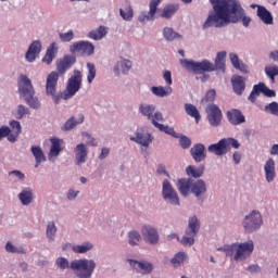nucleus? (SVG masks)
<instances>
[{
  "label": "nucleus",
  "instance_id": "obj_1",
  "mask_svg": "<svg viewBox=\"0 0 278 278\" xmlns=\"http://www.w3.org/2000/svg\"><path fill=\"white\" fill-rule=\"evenodd\" d=\"M215 14L208 15L203 24V28L225 27L229 23H243L244 27H249L251 18L244 14V9L238 0H208Z\"/></svg>",
  "mask_w": 278,
  "mask_h": 278
},
{
  "label": "nucleus",
  "instance_id": "obj_2",
  "mask_svg": "<svg viewBox=\"0 0 278 278\" xmlns=\"http://www.w3.org/2000/svg\"><path fill=\"white\" fill-rule=\"evenodd\" d=\"M227 58V52L222 51L218 52L215 58V64L212 62L204 60L202 62H194L188 60H180L181 66L189 71L190 73H194L195 75H203V73H212L213 71H222L225 73V60Z\"/></svg>",
  "mask_w": 278,
  "mask_h": 278
},
{
  "label": "nucleus",
  "instance_id": "obj_3",
  "mask_svg": "<svg viewBox=\"0 0 278 278\" xmlns=\"http://www.w3.org/2000/svg\"><path fill=\"white\" fill-rule=\"evenodd\" d=\"M255 245L253 241H248L244 243H232L231 245H224L223 248H218L217 251H224L227 257H232L235 262H244L247 257H251V253H253Z\"/></svg>",
  "mask_w": 278,
  "mask_h": 278
},
{
  "label": "nucleus",
  "instance_id": "obj_4",
  "mask_svg": "<svg viewBox=\"0 0 278 278\" xmlns=\"http://www.w3.org/2000/svg\"><path fill=\"white\" fill-rule=\"evenodd\" d=\"M178 190L182 197H188L191 193L198 201H201L207 192V185L201 179L194 181L192 178H181L178 180Z\"/></svg>",
  "mask_w": 278,
  "mask_h": 278
},
{
  "label": "nucleus",
  "instance_id": "obj_5",
  "mask_svg": "<svg viewBox=\"0 0 278 278\" xmlns=\"http://www.w3.org/2000/svg\"><path fill=\"white\" fill-rule=\"evenodd\" d=\"M18 92L24 97L29 108H33V110H38V108H40V101H38V98L34 97V94H36L34 85H31V80L26 75L20 76Z\"/></svg>",
  "mask_w": 278,
  "mask_h": 278
},
{
  "label": "nucleus",
  "instance_id": "obj_6",
  "mask_svg": "<svg viewBox=\"0 0 278 278\" xmlns=\"http://www.w3.org/2000/svg\"><path fill=\"white\" fill-rule=\"evenodd\" d=\"M70 268L76 273L79 278H90L97 268V263L92 260H75L71 263Z\"/></svg>",
  "mask_w": 278,
  "mask_h": 278
},
{
  "label": "nucleus",
  "instance_id": "obj_7",
  "mask_svg": "<svg viewBox=\"0 0 278 278\" xmlns=\"http://www.w3.org/2000/svg\"><path fill=\"white\" fill-rule=\"evenodd\" d=\"M240 149V142L235 138H224L220 139L217 143L208 146V153H213L220 157L222 155H227L230 149Z\"/></svg>",
  "mask_w": 278,
  "mask_h": 278
},
{
  "label": "nucleus",
  "instance_id": "obj_8",
  "mask_svg": "<svg viewBox=\"0 0 278 278\" xmlns=\"http://www.w3.org/2000/svg\"><path fill=\"white\" fill-rule=\"evenodd\" d=\"M200 229L201 224L199 223V218H197V216H192L189 219L188 227L185 231V236L180 240V243L184 244V247H192V244H194V238H197V233H199Z\"/></svg>",
  "mask_w": 278,
  "mask_h": 278
},
{
  "label": "nucleus",
  "instance_id": "obj_9",
  "mask_svg": "<svg viewBox=\"0 0 278 278\" xmlns=\"http://www.w3.org/2000/svg\"><path fill=\"white\" fill-rule=\"evenodd\" d=\"M81 89V72L79 70L74 71V75L67 80L66 89L63 92V99L68 101L72 97H75Z\"/></svg>",
  "mask_w": 278,
  "mask_h": 278
},
{
  "label": "nucleus",
  "instance_id": "obj_10",
  "mask_svg": "<svg viewBox=\"0 0 278 278\" xmlns=\"http://www.w3.org/2000/svg\"><path fill=\"white\" fill-rule=\"evenodd\" d=\"M58 79H60V74L58 72H51L46 83V94L52 97L56 105L60 103V100L63 99V93H55L58 90Z\"/></svg>",
  "mask_w": 278,
  "mask_h": 278
},
{
  "label": "nucleus",
  "instance_id": "obj_11",
  "mask_svg": "<svg viewBox=\"0 0 278 278\" xmlns=\"http://www.w3.org/2000/svg\"><path fill=\"white\" fill-rule=\"evenodd\" d=\"M264 220L262 219V214L257 211H252L250 215H247L243 220V227L248 233L255 231L262 227Z\"/></svg>",
  "mask_w": 278,
  "mask_h": 278
},
{
  "label": "nucleus",
  "instance_id": "obj_12",
  "mask_svg": "<svg viewBox=\"0 0 278 278\" xmlns=\"http://www.w3.org/2000/svg\"><path fill=\"white\" fill-rule=\"evenodd\" d=\"M207 114L206 118L212 127L220 126L223 123V111L216 104H208L205 109Z\"/></svg>",
  "mask_w": 278,
  "mask_h": 278
},
{
  "label": "nucleus",
  "instance_id": "obj_13",
  "mask_svg": "<svg viewBox=\"0 0 278 278\" xmlns=\"http://www.w3.org/2000/svg\"><path fill=\"white\" fill-rule=\"evenodd\" d=\"M71 53H80V55H93L94 45L90 41H76L70 47Z\"/></svg>",
  "mask_w": 278,
  "mask_h": 278
},
{
  "label": "nucleus",
  "instance_id": "obj_14",
  "mask_svg": "<svg viewBox=\"0 0 278 278\" xmlns=\"http://www.w3.org/2000/svg\"><path fill=\"white\" fill-rule=\"evenodd\" d=\"M162 195L164 201H167L170 205H179V195L175 191V188H173V185H170V181H163Z\"/></svg>",
  "mask_w": 278,
  "mask_h": 278
},
{
  "label": "nucleus",
  "instance_id": "obj_15",
  "mask_svg": "<svg viewBox=\"0 0 278 278\" xmlns=\"http://www.w3.org/2000/svg\"><path fill=\"white\" fill-rule=\"evenodd\" d=\"M141 236L147 244L155 245L160 242V232L151 225H143L141 227Z\"/></svg>",
  "mask_w": 278,
  "mask_h": 278
},
{
  "label": "nucleus",
  "instance_id": "obj_16",
  "mask_svg": "<svg viewBox=\"0 0 278 278\" xmlns=\"http://www.w3.org/2000/svg\"><path fill=\"white\" fill-rule=\"evenodd\" d=\"M162 3V0H151L149 3V12L141 13L138 17L139 23H148L149 21L155 20L157 14V7Z\"/></svg>",
  "mask_w": 278,
  "mask_h": 278
},
{
  "label": "nucleus",
  "instance_id": "obj_17",
  "mask_svg": "<svg viewBox=\"0 0 278 278\" xmlns=\"http://www.w3.org/2000/svg\"><path fill=\"white\" fill-rule=\"evenodd\" d=\"M128 262L134 270L141 275H150L153 271V264L151 263L138 262L136 260H128Z\"/></svg>",
  "mask_w": 278,
  "mask_h": 278
},
{
  "label": "nucleus",
  "instance_id": "obj_18",
  "mask_svg": "<svg viewBox=\"0 0 278 278\" xmlns=\"http://www.w3.org/2000/svg\"><path fill=\"white\" fill-rule=\"evenodd\" d=\"M40 51H42V43L38 40L33 41L25 55L27 62H35L36 58L40 55Z\"/></svg>",
  "mask_w": 278,
  "mask_h": 278
},
{
  "label": "nucleus",
  "instance_id": "obj_19",
  "mask_svg": "<svg viewBox=\"0 0 278 278\" xmlns=\"http://www.w3.org/2000/svg\"><path fill=\"white\" fill-rule=\"evenodd\" d=\"M77 62V59L73 55H65L63 59H61L56 64V71L60 73V75H64L73 64Z\"/></svg>",
  "mask_w": 278,
  "mask_h": 278
},
{
  "label": "nucleus",
  "instance_id": "obj_20",
  "mask_svg": "<svg viewBox=\"0 0 278 278\" xmlns=\"http://www.w3.org/2000/svg\"><path fill=\"white\" fill-rule=\"evenodd\" d=\"M226 116L230 125H242V123L247 122V118L238 109H232L228 111Z\"/></svg>",
  "mask_w": 278,
  "mask_h": 278
},
{
  "label": "nucleus",
  "instance_id": "obj_21",
  "mask_svg": "<svg viewBox=\"0 0 278 278\" xmlns=\"http://www.w3.org/2000/svg\"><path fill=\"white\" fill-rule=\"evenodd\" d=\"M190 153L194 162H203L207 154L205 153V146L203 143H197L190 149Z\"/></svg>",
  "mask_w": 278,
  "mask_h": 278
},
{
  "label": "nucleus",
  "instance_id": "obj_22",
  "mask_svg": "<svg viewBox=\"0 0 278 278\" xmlns=\"http://www.w3.org/2000/svg\"><path fill=\"white\" fill-rule=\"evenodd\" d=\"M132 142L141 144V147H149L153 142V137L149 132H137L136 137H130Z\"/></svg>",
  "mask_w": 278,
  "mask_h": 278
},
{
  "label": "nucleus",
  "instance_id": "obj_23",
  "mask_svg": "<svg viewBox=\"0 0 278 278\" xmlns=\"http://www.w3.org/2000/svg\"><path fill=\"white\" fill-rule=\"evenodd\" d=\"M266 181L270 184V181H275V177H277V172H275V160L268 159L264 166Z\"/></svg>",
  "mask_w": 278,
  "mask_h": 278
},
{
  "label": "nucleus",
  "instance_id": "obj_24",
  "mask_svg": "<svg viewBox=\"0 0 278 278\" xmlns=\"http://www.w3.org/2000/svg\"><path fill=\"white\" fill-rule=\"evenodd\" d=\"M76 164L80 166V164H86V160H88V149L86 144L79 143L76 146Z\"/></svg>",
  "mask_w": 278,
  "mask_h": 278
},
{
  "label": "nucleus",
  "instance_id": "obj_25",
  "mask_svg": "<svg viewBox=\"0 0 278 278\" xmlns=\"http://www.w3.org/2000/svg\"><path fill=\"white\" fill-rule=\"evenodd\" d=\"M30 151L36 161L35 168H38L42 162H47V156H45V152H42L40 146H31Z\"/></svg>",
  "mask_w": 278,
  "mask_h": 278
},
{
  "label": "nucleus",
  "instance_id": "obj_26",
  "mask_svg": "<svg viewBox=\"0 0 278 278\" xmlns=\"http://www.w3.org/2000/svg\"><path fill=\"white\" fill-rule=\"evenodd\" d=\"M51 148L49 155L50 157H58L60 155V152L63 150L62 144H64V140L59 138H51Z\"/></svg>",
  "mask_w": 278,
  "mask_h": 278
},
{
  "label": "nucleus",
  "instance_id": "obj_27",
  "mask_svg": "<svg viewBox=\"0 0 278 278\" xmlns=\"http://www.w3.org/2000/svg\"><path fill=\"white\" fill-rule=\"evenodd\" d=\"M121 71L123 75H127L128 71H131V61L127 59H122L117 64L114 66V73L121 75Z\"/></svg>",
  "mask_w": 278,
  "mask_h": 278
},
{
  "label": "nucleus",
  "instance_id": "obj_28",
  "mask_svg": "<svg viewBox=\"0 0 278 278\" xmlns=\"http://www.w3.org/2000/svg\"><path fill=\"white\" fill-rule=\"evenodd\" d=\"M186 173L188 177H193L194 179H199L200 177H203V174L205 173V165H200L199 167L194 165H189L186 168Z\"/></svg>",
  "mask_w": 278,
  "mask_h": 278
},
{
  "label": "nucleus",
  "instance_id": "obj_29",
  "mask_svg": "<svg viewBox=\"0 0 278 278\" xmlns=\"http://www.w3.org/2000/svg\"><path fill=\"white\" fill-rule=\"evenodd\" d=\"M119 16H122L124 21H131L134 18V9H131L129 1H124L123 8L119 9Z\"/></svg>",
  "mask_w": 278,
  "mask_h": 278
},
{
  "label": "nucleus",
  "instance_id": "obj_30",
  "mask_svg": "<svg viewBox=\"0 0 278 278\" xmlns=\"http://www.w3.org/2000/svg\"><path fill=\"white\" fill-rule=\"evenodd\" d=\"M257 16L265 25H273V14L263 5L257 7Z\"/></svg>",
  "mask_w": 278,
  "mask_h": 278
},
{
  "label": "nucleus",
  "instance_id": "obj_31",
  "mask_svg": "<svg viewBox=\"0 0 278 278\" xmlns=\"http://www.w3.org/2000/svg\"><path fill=\"white\" fill-rule=\"evenodd\" d=\"M232 88L236 94H242L244 92V89L247 88L244 77L236 76L235 78H232Z\"/></svg>",
  "mask_w": 278,
  "mask_h": 278
},
{
  "label": "nucleus",
  "instance_id": "obj_32",
  "mask_svg": "<svg viewBox=\"0 0 278 278\" xmlns=\"http://www.w3.org/2000/svg\"><path fill=\"white\" fill-rule=\"evenodd\" d=\"M56 53H58V43L52 42L48 48L45 56L42 58V62H45V64H51Z\"/></svg>",
  "mask_w": 278,
  "mask_h": 278
},
{
  "label": "nucleus",
  "instance_id": "obj_33",
  "mask_svg": "<svg viewBox=\"0 0 278 278\" xmlns=\"http://www.w3.org/2000/svg\"><path fill=\"white\" fill-rule=\"evenodd\" d=\"M229 58L233 68H237V71H240L241 73H249V67L244 63H240V58H238V54L230 53Z\"/></svg>",
  "mask_w": 278,
  "mask_h": 278
},
{
  "label": "nucleus",
  "instance_id": "obj_34",
  "mask_svg": "<svg viewBox=\"0 0 278 278\" xmlns=\"http://www.w3.org/2000/svg\"><path fill=\"white\" fill-rule=\"evenodd\" d=\"M18 199L22 205H29V203L34 201V191L29 188H26L18 194Z\"/></svg>",
  "mask_w": 278,
  "mask_h": 278
},
{
  "label": "nucleus",
  "instance_id": "obj_35",
  "mask_svg": "<svg viewBox=\"0 0 278 278\" xmlns=\"http://www.w3.org/2000/svg\"><path fill=\"white\" fill-rule=\"evenodd\" d=\"M179 10L178 4H167L163 8L162 13L160 14L161 18H173L175 13Z\"/></svg>",
  "mask_w": 278,
  "mask_h": 278
},
{
  "label": "nucleus",
  "instance_id": "obj_36",
  "mask_svg": "<svg viewBox=\"0 0 278 278\" xmlns=\"http://www.w3.org/2000/svg\"><path fill=\"white\" fill-rule=\"evenodd\" d=\"M108 36V28L105 26H100L96 30H91L88 34V38H91V40H102V38H105Z\"/></svg>",
  "mask_w": 278,
  "mask_h": 278
},
{
  "label": "nucleus",
  "instance_id": "obj_37",
  "mask_svg": "<svg viewBox=\"0 0 278 278\" xmlns=\"http://www.w3.org/2000/svg\"><path fill=\"white\" fill-rule=\"evenodd\" d=\"M84 123V114L78 115V121H75V117H71L63 126L64 131H71V129H74V127H77V125H81Z\"/></svg>",
  "mask_w": 278,
  "mask_h": 278
},
{
  "label": "nucleus",
  "instance_id": "obj_38",
  "mask_svg": "<svg viewBox=\"0 0 278 278\" xmlns=\"http://www.w3.org/2000/svg\"><path fill=\"white\" fill-rule=\"evenodd\" d=\"M264 83H258L257 85H254L253 90L249 96V101H251V103H255L261 92L264 93Z\"/></svg>",
  "mask_w": 278,
  "mask_h": 278
},
{
  "label": "nucleus",
  "instance_id": "obj_39",
  "mask_svg": "<svg viewBox=\"0 0 278 278\" xmlns=\"http://www.w3.org/2000/svg\"><path fill=\"white\" fill-rule=\"evenodd\" d=\"M153 125L160 131H164V134H167L168 136H172L173 138H179V135H177V132L175 131V128L164 126V124H160L159 122H153Z\"/></svg>",
  "mask_w": 278,
  "mask_h": 278
},
{
  "label": "nucleus",
  "instance_id": "obj_40",
  "mask_svg": "<svg viewBox=\"0 0 278 278\" xmlns=\"http://www.w3.org/2000/svg\"><path fill=\"white\" fill-rule=\"evenodd\" d=\"M141 240L142 236H140V232L136 230H131L128 232V244H130V247H138Z\"/></svg>",
  "mask_w": 278,
  "mask_h": 278
},
{
  "label": "nucleus",
  "instance_id": "obj_41",
  "mask_svg": "<svg viewBox=\"0 0 278 278\" xmlns=\"http://www.w3.org/2000/svg\"><path fill=\"white\" fill-rule=\"evenodd\" d=\"M186 113L191 116L192 118H195L197 123L201 121V114H199V110H197V106L192 104H185Z\"/></svg>",
  "mask_w": 278,
  "mask_h": 278
},
{
  "label": "nucleus",
  "instance_id": "obj_42",
  "mask_svg": "<svg viewBox=\"0 0 278 278\" xmlns=\"http://www.w3.org/2000/svg\"><path fill=\"white\" fill-rule=\"evenodd\" d=\"M139 112H141L143 116H147L148 121H151V118H153V112H155V106L141 104L139 106Z\"/></svg>",
  "mask_w": 278,
  "mask_h": 278
},
{
  "label": "nucleus",
  "instance_id": "obj_43",
  "mask_svg": "<svg viewBox=\"0 0 278 278\" xmlns=\"http://www.w3.org/2000/svg\"><path fill=\"white\" fill-rule=\"evenodd\" d=\"M186 257H188L186 255V253L184 252H178L177 254H175V256L170 260L173 266H175V268H179V266H181V264H184V262H186Z\"/></svg>",
  "mask_w": 278,
  "mask_h": 278
},
{
  "label": "nucleus",
  "instance_id": "obj_44",
  "mask_svg": "<svg viewBox=\"0 0 278 278\" xmlns=\"http://www.w3.org/2000/svg\"><path fill=\"white\" fill-rule=\"evenodd\" d=\"M152 92L153 94H155L156 97H166L167 94H170V92H173V88L170 87H152Z\"/></svg>",
  "mask_w": 278,
  "mask_h": 278
},
{
  "label": "nucleus",
  "instance_id": "obj_45",
  "mask_svg": "<svg viewBox=\"0 0 278 278\" xmlns=\"http://www.w3.org/2000/svg\"><path fill=\"white\" fill-rule=\"evenodd\" d=\"M163 36L165 39L173 41L175 40V38H181V35L175 33V30H173V28L170 27H165L163 29Z\"/></svg>",
  "mask_w": 278,
  "mask_h": 278
},
{
  "label": "nucleus",
  "instance_id": "obj_46",
  "mask_svg": "<svg viewBox=\"0 0 278 278\" xmlns=\"http://www.w3.org/2000/svg\"><path fill=\"white\" fill-rule=\"evenodd\" d=\"M58 232V228L55 227V223H49L46 230V236L50 239L51 242L55 239V233Z\"/></svg>",
  "mask_w": 278,
  "mask_h": 278
},
{
  "label": "nucleus",
  "instance_id": "obj_47",
  "mask_svg": "<svg viewBox=\"0 0 278 278\" xmlns=\"http://www.w3.org/2000/svg\"><path fill=\"white\" fill-rule=\"evenodd\" d=\"M72 249L74 253H88L92 249V243L85 242L80 245H74Z\"/></svg>",
  "mask_w": 278,
  "mask_h": 278
},
{
  "label": "nucleus",
  "instance_id": "obj_48",
  "mask_svg": "<svg viewBox=\"0 0 278 278\" xmlns=\"http://www.w3.org/2000/svg\"><path fill=\"white\" fill-rule=\"evenodd\" d=\"M87 80L89 84H92V81H94V77H97V67H94V63H87Z\"/></svg>",
  "mask_w": 278,
  "mask_h": 278
},
{
  "label": "nucleus",
  "instance_id": "obj_49",
  "mask_svg": "<svg viewBox=\"0 0 278 278\" xmlns=\"http://www.w3.org/2000/svg\"><path fill=\"white\" fill-rule=\"evenodd\" d=\"M265 75H267V77H269L271 84H275V77H277V75H278V67L277 66H266Z\"/></svg>",
  "mask_w": 278,
  "mask_h": 278
},
{
  "label": "nucleus",
  "instance_id": "obj_50",
  "mask_svg": "<svg viewBox=\"0 0 278 278\" xmlns=\"http://www.w3.org/2000/svg\"><path fill=\"white\" fill-rule=\"evenodd\" d=\"M214 101H216V90L210 89L202 99V103H214Z\"/></svg>",
  "mask_w": 278,
  "mask_h": 278
},
{
  "label": "nucleus",
  "instance_id": "obj_51",
  "mask_svg": "<svg viewBox=\"0 0 278 278\" xmlns=\"http://www.w3.org/2000/svg\"><path fill=\"white\" fill-rule=\"evenodd\" d=\"M59 36L62 42H71V40L75 38V34L73 33V30H68L67 33H61Z\"/></svg>",
  "mask_w": 278,
  "mask_h": 278
},
{
  "label": "nucleus",
  "instance_id": "obj_52",
  "mask_svg": "<svg viewBox=\"0 0 278 278\" xmlns=\"http://www.w3.org/2000/svg\"><path fill=\"white\" fill-rule=\"evenodd\" d=\"M179 146L181 147V149H190V147L192 146V140H190V138L186 136H181L179 139Z\"/></svg>",
  "mask_w": 278,
  "mask_h": 278
},
{
  "label": "nucleus",
  "instance_id": "obj_53",
  "mask_svg": "<svg viewBox=\"0 0 278 278\" xmlns=\"http://www.w3.org/2000/svg\"><path fill=\"white\" fill-rule=\"evenodd\" d=\"M10 127L13 131V134H15L16 136H18L22 131V128H21V123L18 121H11L10 122Z\"/></svg>",
  "mask_w": 278,
  "mask_h": 278
},
{
  "label": "nucleus",
  "instance_id": "obj_54",
  "mask_svg": "<svg viewBox=\"0 0 278 278\" xmlns=\"http://www.w3.org/2000/svg\"><path fill=\"white\" fill-rule=\"evenodd\" d=\"M56 266H59V268H62V270H64L66 268H71V265H68V260H66L64 257H59L56 260Z\"/></svg>",
  "mask_w": 278,
  "mask_h": 278
},
{
  "label": "nucleus",
  "instance_id": "obj_55",
  "mask_svg": "<svg viewBox=\"0 0 278 278\" xmlns=\"http://www.w3.org/2000/svg\"><path fill=\"white\" fill-rule=\"evenodd\" d=\"M265 110H268L270 114H274V116H278V103L271 102L267 106H265Z\"/></svg>",
  "mask_w": 278,
  "mask_h": 278
},
{
  "label": "nucleus",
  "instance_id": "obj_56",
  "mask_svg": "<svg viewBox=\"0 0 278 278\" xmlns=\"http://www.w3.org/2000/svg\"><path fill=\"white\" fill-rule=\"evenodd\" d=\"M163 79L166 83L167 86H172L173 85V74L170 73V71L165 70L163 72Z\"/></svg>",
  "mask_w": 278,
  "mask_h": 278
},
{
  "label": "nucleus",
  "instance_id": "obj_57",
  "mask_svg": "<svg viewBox=\"0 0 278 278\" xmlns=\"http://www.w3.org/2000/svg\"><path fill=\"white\" fill-rule=\"evenodd\" d=\"M29 110L25 108L23 104L17 106V118H23L25 114H28Z\"/></svg>",
  "mask_w": 278,
  "mask_h": 278
},
{
  "label": "nucleus",
  "instance_id": "obj_58",
  "mask_svg": "<svg viewBox=\"0 0 278 278\" xmlns=\"http://www.w3.org/2000/svg\"><path fill=\"white\" fill-rule=\"evenodd\" d=\"M150 121H152V125L153 123H162L164 121V116L162 115V113L156 112L154 113V115H152V118H150Z\"/></svg>",
  "mask_w": 278,
  "mask_h": 278
},
{
  "label": "nucleus",
  "instance_id": "obj_59",
  "mask_svg": "<svg viewBox=\"0 0 278 278\" xmlns=\"http://www.w3.org/2000/svg\"><path fill=\"white\" fill-rule=\"evenodd\" d=\"M83 136L88 138L87 144H90V147H97V139H94V137L90 136L88 132H83Z\"/></svg>",
  "mask_w": 278,
  "mask_h": 278
},
{
  "label": "nucleus",
  "instance_id": "obj_60",
  "mask_svg": "<svg viewBox=\"0 0 278 278\" xmlns=\"http://www.w3.org/2000/svg\"><path fill=\"white\" fill-rule=\"evenodd\" d=\"M10 127H8V126H2L1 128H0V140L2 139V138H7V136H10Z\"/></svg>",
  "mask_w": 278,
  "mask_h": 278
},
{
  "label": "nucleus",
  "instance_id": "obj_61",
  "mask_svg": "<svg viewBox=\"0 0 278 278\" xmlns=\"http://www.w3.org/2000/svg\"><path fill=\"white\" fill-rule=\"evenodd\" d=\"M263 94H265V97L276 96L275 90H270V88L266 87V85H264Z\"/></svg>",
  "mask_w": 278,
  "mask_h": 278
},
{
  "label": "nucleus",
  "instance_id": "obj_62",
  "mask_svg": "<svg viewBox=\"0 0 278 278\" xmlns=\"http://www.w3.org/2000/svg\"><path fill=\"white\" fill-rule=\"evenodd\" d=\"M110 155V148H102L99 160H105Z\"/></svg>",
  "mask_w": 278,
  "mask_h": 278
},
{
  "label": "nucleus",
  "instance_id": "obj_63",
  "mask_svg": "<svg viewBox=\"0 0 278 278\" xmlns=\"http://www.w3.org/2000/svg\"><path fill=\"white\" fill-rule=\"evenodd\" d=\"M9 175H14L15 177H18L21 180L25 179V174H23L21 170H12L9 173Z\"/></svg>",
  "mask_w": 278,
  "mask_h": 278
},
{
  "label": "nucleus",
  "instance_id": "obj_64",
  "mask_svg": "<svg viewBox=\"0 0 278 278\" xmlns=\"http://www.w3.org/2000/svg\"><path fill=\"white\" fill-rule=\"evenodd\" d=\"M247 270H249V273H260L262 269L260 265H250Z\"/></svg>",
  "mask_w": 278,
  "mask_h": 278
}]
</instances>
